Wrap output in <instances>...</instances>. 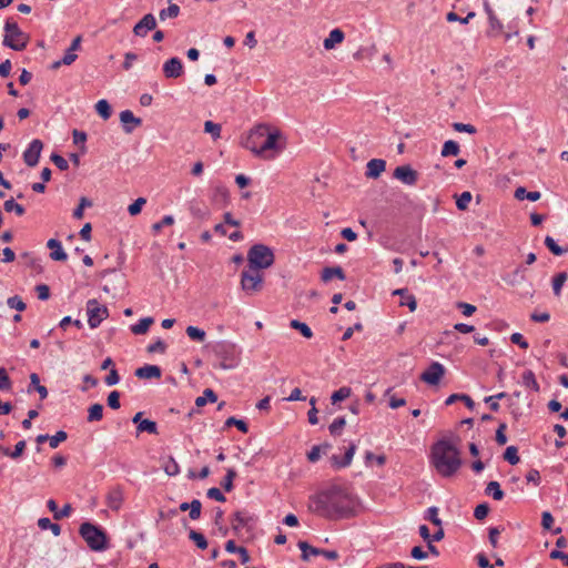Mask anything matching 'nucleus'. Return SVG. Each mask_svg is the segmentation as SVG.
<instances>
[{"instance_id": "obj_1", "label": "nucleus", "mask_w": 568, "mask_h": 568, "mask_svg": "<svg viewBox=\"0 0 568 568\" xmlns=\"http://www.w3.org/2000/svg\"><path fill=\"white\" fill-rule=\"evenodd\" d=\"M357 499L346 489L333 486L313 498L312 510L326 518H348L356 514Z\"/></svg>"}, {"instance_id": "obj_2", "label": "nucleus", "mask_w": 568, "mask_h": 568, "mask_svg": "<svg viewBox=\"0 0 568 568\" xmlns=\"http://www.w3.org/2000/svg\"><path fill=\"white\" fill-rule=\"evenodd\" d=\"M282 133L277 129H271L270 125L261 123L250 130L242 145L257 156L274 158L284 149L280 143Z\"/></svg>"}, {"instance_id": "obj_3", "label": "nucleus", "mask_w": 568, "mask_h": 568, "mask_svg": "<svg viewBox=\"0 0 568 568\" xmlns=\"http://www.w3.org/2000/svg\"><path fill=\"white\" fill-rule=\"evenodd\" d=\"M430 463L443 477L454 476L463 464L459 449L449 439H439L432 446Z\"/></svg>"}, {"instance_id": "obj_4", "label": "nucleus", "mask_w": 568, "mask_h": 568, "mask_svg": "<svg viewBox=\"0 0 568 568\" xmlns=\"http://www.w3.org/2000/svg\"><path fill=\"white\" fill-rule=\"evenodd\" d=\"M212 352L220 359L221 369L235 368L240 363V351L232 342L220 341L212 346Z\"/></svg>"}, {"instance_id": "obj_5", "label": "nucleus", "mask_w": 568, "mask_h": 568, "mask_svg": "<svg viewBox=\"0 0 568 568\" xmlns=\"http://www.w3.org/2000/svg\"><path fill=\"white\" fill-rule=\"evenodd\" d=\"M275 256L271 247L264 244H254L247 251V262L250 268L257 271L268 268L274 264Z\"/></svg>"}, {"instance_id": "obj_6", "label": "nucleus", "mask_w": 568, "mask_h": 568, "mask_svg": "<svg viewBox=\"0 0 568 568\" xmlns=\"http://www.w3.org/2000/svg\"><path fill=\"white\" fill-rule=\"evenodd\" d=\"M80 536L85 540L88 547L94 551H102L106 549L108 538L105 532L99 526L89 521L81 524L79 528Z\"/></svg>"}, {"instance_id": "obj_7", "label": "nucleus", "mask_w": 568, "mask_h": 568, "mask_svg": "<svg viewBox=\"0 0 568 568\" xmlns=\"http://www.w3.org/2000/svg\"><path fill=\"white\" fill-rule=\"evenodd\" d=\"M6 34L3 37V45L14 50L22 51L27 48L29 42V36L24 33L18 26L17 22L10 19L4 23Z\"/></svg>"}, {"instance_id": "obj_8", "label": "nucleus", "mask_w": 568, "mask_h": 568, "mask_svg": "<svg viewBox=\"0 0 568 568\" xmlns=\"http://www.w3.org/2000/svg\"><path fill=\"white\" fill-rule=\"evenodd\" d=\"M88 323L91 328H97L104 318L109 316L106 306L100 305L97 300H89L87 303Z\"/></svg>"}, {"instance_id": "obj_9", "label": "nucleus", "mask_w": 568, "mask_h": 568, "mask_svg": "<svg viewBox=\"0 0 568 568\" xmlns=\"http://www.w3.org/2000/svg\"><path fill=\"white\" fill-rule=\"evenodd\" d=\"M242 288L247 292H258L263 286V275L255 268L244 270L241 275Z\"/></svg>"}, {"instance_id": "obj_10", "label": "nucleus", "mask_w": 568, "mask_h": 568, "mask_svg": "<svg viewBox=\"0 0 568 568\" xmlns=\"http://www.w3.org/2000/svg\"><path fill=\"white\" fill-rule=\"evenodd\" d=\"M445 375V367L438 362H433L426 371L420 375V379L432 386L439 384L440 379Z\"/></svg>"}, {"instance_id": "obj_11", "label": "nucleus", "mask_w": 568, "mask_h": 568, "mask_svg": "<svg viewBox=\"0 0 568 568\" xmlns=\"http://www.w3.org/2000/svg\"><path fill=\"white\" fill-rule=\"evenodd\" d=\"M42 149H43V143L41 140H39V139L32 140L30 142L29 146L27 148V150L23 152L22 156H23L24 163L30 168L36 166L39 162Z\"/></svg>"}, {"instance_id": "obj_12", "label": "nucleus", "mask_w": 568, "mask_h": 568, "mask_svg": "<svg viewBox=\"0 0 568 568\" xmlns=\"http://www.w3.org/2000/svg\"><path fill=\"white\" fill-rule=\"evenodd\" d=\"M393 176L406 185H415L418 181V172L408 164L397 166Z\"/></svg>"}, {"instance_id": "obj_13", "label": "nucleus", "mask_w": 568, "mask_h": 568, "mask_svg": "<svg viewBox=\"0 0 568 568\" xmlns=\"http://www.w3.org/2000/svg\"><path fill=\"white\" fill-rule=\"evenodd\" d=\"M253 521L254 518L247 510H237L233 514L232 529L239 535L242 528H248Z\"/></svg>"}, {"instance_id": "obj_14", "label": "nucleus", "mask_w": 568, "mask_h": 568, "mask_svg": "<svg viewBox=\"0 0 568 568\" xmlns=\"http://www.w3.org/2000/svg\"><path fill=\"white\" fill-rule=\"evenodd\" d=\"M156 28V20L152 13L145 14L134 27L133 33L136 37H145L149 31Z\"/></svg>"}, {"instance_id": "obj_15", "label": "nucleus", "mask_w": 568, "mask_h": 568, "mask_svg": "<svg viewBox=\"0 0 568 568\" xmlns=\"http://www.w3.org/2000/svg\"><path fill=\"white\" fill-rule=\"evenodd\" d=\"M163 73L168 79H176L181 77L183 73L182 61L176 57L169 59L163 64Z\"/></svg>"}, {"instance_id": "obj_16", "label": "nucleus", "mask_w": 568, "mask_h": 568, "mask_svg": "<svg viewBox=\"0 0 568 568\" xmlns=\"http://www.w3.org/2000/svg\"><path fill=\"white\" fill-rule=\"evenodd\" d=\"M385 160L372 159L367 162L365 175L369 179H377L385 171Z\"/></svg>"}, {"instance_id": "obj_17", "label": "nucleus", "mask_w": 568, "mask_h": 568, "mask_svg": "<svg viewBox=\"0 0 568 568\" xmlns=\"http://www.w3.org/2000/svg\"><path fill=\"white\" fill-rule=\"evenodd\" d=\"M134 374L138 378L151 379V378H160L162 375V371L156 365L146 364L142 367H139Z\"/></svg>"}, {"instance_id": "obj_18", "label": "nucleus", "mask_w": 568, "mask_h": 568, "mask_svg": "<svg viewBox=\"0 0 568 568\" xmlns=\"http://www.w3.org/2000/svg\"><path fill=\"white\" fill-rule=\"evenodd\" d=\"M120 121L123 123V130L125 133H131L133 131V126H130L129 124L139 126L142 123V120L134 116L130 110H124L120 113Z\"/></svg>"}, {"instance_id": "obj_19", "label": "nucleus", "mask_w": 568, "mask_h": 568, "mask_svg": "<svg viewBox=\"0 0 568 568\" xmlns=\"http://www.w3.org/2000/svg\"><path fill=\"white\" fill-rule=\"evenodd\" d=\"M47 246L52 250L50 257L53 261H65L68 258L67 253L63 251L61 242L55 239H50Z\"/></svg>"}, {"instance_id": "obj_20", "label": "nucleus", "mask_w": 568, "mask_h": 568, "mask_svg": "<svg viewBox=\"0 0 568 568\" xmlns=\"http://www.w3.org/2000/svg\"><path fill=\"white\" fill-rule=\"evenodd\" d=\"M356 452V445L352 443L349 447L346 449L343 459H339L337 456L332 457V463L336 468H344L351 465L354 454Z\"/></svg>"}, {"instance_id": "obj_21", "label": "nucleus", "mask_w": 568, "mask_h": 568, "mask_svg": "<svg viewBox=\"0 0 568 568\" xmlns=\"http://www.w3.org/2000/svg\"><path fill=\"white\" fill-rule=\"evenodd\" d=\"M345 34L341 29H333L328 37L324 39L323 45L326 50H332L336 44H339L344 41Z\"/></svg>"}, {"instance_id": "obj_22", "label": "nucleus", "mask_w": 568, "mask_h": 568, "mask_svg": "<svg viewBox=\"0 0 568 568\" xmlns=\"http://www.w3.org/2000/svg\"><path fill=\"white\" fill-rule=\"evenodd\" d=\"M333 277H337L341 281H344L346 278L345 273L341 266H334V267H324L321 274V280L323 282H328Z\"/></svg>"}, {"instance_id": "obj_23", "label": "nucleus", "mask_w": 568, "mask_h": 568, "mask_svg": "<svg viewBox=\"0 0 568 568\" xmlns=\"http://www.w3.org/2000/svg\"><path fill=\"white\" fill-rule=\"evenodd\" d=\"M108 506L112 510H119L123 503V493L120 488L112 489L106 497Z\"/></svg>"}, {"instance_id": "obj_24", "label": "nucleus", "mask_w": 568, "mask_h": 568, "mask_svg": "<svg viewBox=\"0 0 568 568\" xmlns=\"http://www.w3.org/2000/svg\"><path fill=\"white\" fill-rule=\"evenodd\" d=\"M394 295L402 296L400 305H405L409 308L410 312H414L417 307V302L414 295L407 294V290L398 288L394 291Z\"/></svg>"}, {"instance_id": "obj_25", "label": "nucleus", "mask_w": 568, "mask_h": 568, "mask_svg": "<svg viewBox=\"0 0 568 568\" xmlns=\"http://www.w3.org/2000/svg\"><path fill=\"white\" fill-rule=\"evenodd\" d=\"M567 280L568 274L566 272H560L552 277L551 284L555 296L560 297L562 286L565 285Z\"/></svg>"}, {"instance_id": "obj_26", "label": "nucleus", "mask_w": 568, "mask_h": 568, "mask_svg": "<svg viewBox=\"0 0 568 568\" xmlns=\"http://www.w3.org/2000/svg\"><path fill=\"white\" fill-rule=\"evenodd\" d=\"M541 194L538 191L528 192L524 186H519L515 190V197L519 201L529 200L531 202H536L540 199Z\"/></svg>"}, {"instance_id": "obj_27", "label": "nucleus", "mask_w": 568, "mask_h": 568, "mask_svg": "<svg viewBox=\"0 0 568 568\" xmlns=\"http://www.w3.org/2000/svg\"><path fill=\"white\" fill-rule=\"evenodd\" d=\"M153 322V317L141 318L139 323L131 326V332L135 335H143L149 331Z\"/></svg>"}, {"instance_id": "obj_28", "label": "nucleus", "mask_w": 568, "mask_h": 568, "mask_svg": "<svg viewBox=\"0 0 568 568\" xmlns=\"http://www.w3.org/2000/svg\"><path fill=\"white\" fill-rule=\"evenodd\" d=\"M523 385L534 392H539V384L532 371L527 369L523 373Z\"/></svg>"}, {"instance_id": "obj_29", "label": "nucleus", "mask_w": 568, "mask_h": 568, "mask_svg": "<svg viewBox=\"0 0 568 568\" xmlns=\"http://www.w3.org/2000/svg\"><path fill=\"white\" fill-rule=\"evenodd\" d=\"M457 400L464 402L469 409H473L475 407V402L471 399L470 396L466 394H452L450 396L447 397L445 404L452 405Z\"/></svg>"}, {"instance_id": "obj_30", "label": "nucleus", "mask_w": 568, "mask_h": 568, "mask_svg": "<svg viewBox=\"0 0 568 568\" xmlns=\"http://www.w3.org/2000/svg\"><path fill=\"white\" fill-rule=\"evenodd\" d=\"M26 440H20L16 444L14 449L10 450L8 447L1 448L3 455L9 456L12 459H17L22 456L26 449Z\"/></svg>"}, {"instance_id": "obj_31", "label": "nucleus", "mask_w": 568, "mask_h": 568, "mask_svg": "<svg viewBox=\"0 0 568 568\" xmlns=\"http://www.w3.org/2000/svg\"><path fill=\"white\" fill-rule=\"evenodd\" d=\"M485 493L495 500H501L504 498V491L498 481H489L485 488Z\"/></svg>"}, {"instance_id": "obj_32", "label": "nucleus", "mask_w": 568, "mask_h": 568, "mask_svg": "<svg viewBox=\"0 0 568 568\" xmlns=\"http://www.w3.org/2000/svg\"><path fill=\"white\" fill-rule=\"evenodd\" d=\"M217 400V396L216 394L214 393L213 389L211 388H205L203 394L201 396H199L196 399H195V405L197 407H202L204 406L207 402L210 403H215Z\"/></svg>"}, {"instance_id": "obj_33", "label": "nucleus", "mask_w": 568, "mask_h": 568, "mask_svg": "<svg viewBox=\"0 0 568 568\" xmlns=\"http://www.w3.org/2000/svg\"><path fill=\"white\" fill-rule=\"evenodd\" d=\"M544 243H545L546 247L556 256H560L568 252V246L567 247L559 246L556 243V241L549 235L545 237Z\"/></svg>"}, {"instance_id": "obj_34", "label": "nucleus", "mask_w": 568, "mask_h": 568, "mask_svg": "<svg viewBox=\"0 0 568 568\" xmlns=\"http://www.w3.org/2000/svg\"><path fill=\"white\" fill-rule=\"evenodd\" d=\"M38 526L42 530L50 529L55 537L61 534V527L58 524H53L48 517L40 518Z\"/></svg>"}, {"instance_id": "obj_35", "label": "nucleus", "mask_w": 568, "mask_h": 568, "mask_svg": "<svg viewBox=\"0 0 568 568\" xmlns=\"http://www.w3.org/2000/svg\"><path fill=\"white\" fill-rule=\"evenodd\" d=\"M163 470L169 476H176L180 473V466L172 456H169L163 463Z\"/></svg>"}, {"instance_id": "obj_36", "label": "nucleus", "mask_w": 568, "mask_h": 568, "mask_svg": "<svg viewBox=\"0 0 568 568\" xmlns=\"http://www.w3.org/2000/svg\"><path fill=\"white\" fill-rule=\"evenodd\" d=\"M88 422H98L101 420L103 417V405L101 404H93L88 409Z\"/></svg>"}, {"instance_id": "obj_37", "label": "nucleus", "mask_w": 568, "mask_h": 568, "mask_svg": "<svg viewBox=\"0 0 568 568\" xmlns=\"http://www.w3.org/2000/svg\"><path fill=\"white\" fill-rule=\"evenodd\" d=\"M95 110L103 120H108L112 114L111 105L104 99L97 102Z\"/></svg>"}, {"instance_id": "obj_38", "label": "nucleus", "mask_w": 568, "mask_h": 568, "mask_svg": "<svg viewBox=\"0 0 568 568\" xmlns=\"http://www.w3.org/2000/svg\"><path fill=\"white\" fill-rule=\"evenodd\" d=\"M460 149L457 142L453 140H448L444 143L442 149V156H456L458 155Z\"/></svg>"}, {"instance_id": "obj_39", "label": "nucleus", "mask_w": 568, "mask_h": 568, "mask_svg": "<svg viewBox=\"0 0 568 568\" xmlns=\"http://www.w3.org/2000/svg\"><path fill=\"white\" fill-rule=\"evenodd\" d=\"M290 326L298 331L305 338H311L313 336V332L310 326L298 320H292Z\"/></svg>"}, {"instance_id": "obj_40", "label": "nucleus", "mask_w": 568, "mask_h": 568, "mask_svg": "<svg viewBox=\"0 0 568 568\" xmlns=\"http://www.w3.org/2000/svg\"><path fill=\"white\" fill-rule=\"evenodd\" d=\"M189 538L195 542L197 548L202 550L207 548V540L202 532H199L194 529H190Z\"/></svg>"}, {"instance_id": "obj_41", "label": "nucleus", "mask_w": 568, "mask_h": 568, "mask_svg": "<svg viewBox=\"0 0 568 568\" xmlns=\"http://www.w3.org/2000/svg\"><path fill=\"white\" fill-rule=\"evenodd\" d=\"M136 430H138V433L146 432L149 434L156 435L158 434V425L153 420L143 419L139 423Z\"/></svg>"}, {"instance_id": "obj_42", "label": "nucleus", "mask_w": 568, "mask_h": 568, "mask_svg": "<svg viewBox=\"0 0 568 568\" xmlns=\"http://www.w3.org/2000/svg\"><path fill=\"white\" fill-rule=\"evenodd\" d=\"M237 476V473L235 471L234 468H229L226 470V475L224 476V478L222 479L221 481V486L223 487V489L225 491H231L233 489V480L236 478Z\"/></svg>"}, {"instance_id": "obj_43", "label": "nucleus", "mask_w": 568, "mask_h": 568, "mask_svg": "<svg viewBox=\"0 0 568 568\" xmlns=\"http://www.w3.org/2000/svg\"><path fill=\"white\" fill-rule=\"evenodd\" d=\"M3 209L6 212H14L17 215L21 216L24 214V207L17 203L13 199H9L3 203Z\"/></svg>"}, {"instance_id": "obj_44", "label": "nucleus", "mask_w": 568, "mask_h": 568, "mask_svg": "<svg viewBox=\"0 0 568 568\" xmlns=\"http://www.w3.org/2000/svg\"><path fill=\"white\" fill-rule=\"evenodd\" d=\"M352 389L349 387L343 386L339 389L335 390L332 396L331 400L332 404H336L338 402H342L351 396Z\"/></svg>"}, {"instance_id": "obj_45", "label": "nucleus", "mask_w": 568, "mask_h": 568, "mask_svg": "<svg viewBox=\"0 0 568 568\" xmlns=\"http://www.w3.org/2000/svg\"><path fill=\"white\" fill-rule=\"evenodd\" d=\"M504 459L507 460L510 465H517L520 462L517 447H507L504 453Z\"/></svg>"}, {"instance_id": "obj_46", "label": "nucleus", "mask_w": 568, "mask_h": 568, "mask_svg": "<svg viewBox=\"0 0 568 568\" xmlns=\"http://www.w3.org/2000/svg\"><path fill=\"white\" fill-rule=\"evenodd\" d=\"M180 13V7L175 3H171L166 9H162L159 13L160 19L163 21L168 18H176Z\"/></svg>"}, {"instance_id": "obj_47", "label": "nucleus", "mask_w": 568, "mask_h": 568, "mask_svg": "<svg viewBox=\"0 0 568 568\" xmlns=\"http://www.w3.org/2000/svg\"><path fill=\"white\" fill-rule=\"evenodd\" d=\"M90 206H92V201L89 200L85 196H82L80 199L79 205L73 211V217L77 219V220L82 219L83 217L84 209L85 207H90Z\"/></svg>"}, {"instance_id": "obj_48", "label": "nucleus", "mask_w": 568, "mask_h": 568, "mask_svg": "<svg viewBox=\"0 0 568 568\" xmlns=\"http://www.w3.org/2000/svg\"><path fill=\"white\" fill-rule=\"evenodd\" d=\"M186 334L191 339L197 342H203L206 336L205 332L196 326H187Z\"/></svg>"}, {"instance_id": "obj_49", "label": "nucleus", "mask_w": 568, "mask_h": 568, "mask_svg": "<svg viewBox=\"0 0 568 568\" xmlns=\"http://www.w3.org/2000/svg\"><path fill=\"white\" fill-rule=\"evenodd\" d=\"M346 425V419L345 417H337L329 426H328V430L331 433V435L333 436H338L342 432V429L345 427Z\"/></svg>"}, {"instance_id": "obj_50", "label": "nucleus", "mask_w": 568, "mask_h": 568, "mask_svg": "<svg viewBox=\"0 0 568 568\" xmlns=\"http://www.w3.org/2000/svg\"><path fill=\"white\" fill-rule=\"evenodd\" d=\"M476 16L474 11H470L465 18H460L456 12H448L446 16L447 21L449 22H460L463 24H467L470 19H473Z\"/></svg>"}, {"instance_id": "obj_51", "label": "nucleus", "mask_w": 568, "mask_h": 568, "mask_svg": "<svg viewBox=\"0 0 568 568\" xmlns=\"http://www.w3.org/2000/svg\"><path fill=\"white\" fill-rule=\"evenodd\" d=\"M425 519L429 520L433 525L440 527L442 520L438 517V508L435 506H432L427 509L425 514Z\"/></svg>"}, {"instance_id": "obj_52", "label": "nucleus", "mask_w": 568, "mask_h": 568, "mask_svg": "<svg viewBox=\"0 0 568 568\" xmlns=\"http://www.w3.org/2000/svg\"><path fill=\"white\" fill-rule=\"evenodd\" d=\"M7 305L10 307V308H13V310H17L19 312H22L26 310L27 305L26 303L22 301V298L18 295H14V296H11L7 300Z\"/></svg>"}, {"instance_id": "obj_53", "label": "nucleus", "mask_w": 568, "mask_h": 568, "mask_svg": "<svg viewBox=\"0 0 568 568\" xmlns=\"http://www.w3.org/2000/svg\"><path fill=\"white\" fill-rule=\"evenodd\" d=\"M471 201V193L468 191L463 192L456 200V206L460 211H465Z\"/></svg>"}, {"instance_id": "obj_54", "label": "nucleus", "mask_w": 568, "mask_h": 568, "mask_svg": "<svg viewBox=\"0 0 568 568\" xmlns=\"http://www.w3.org/2000/svg\"><path fill=\"white\" fill-rule=\"evenodd\" d=\"M204 131L210 133L214 140L219 139L221 135V125L214 123L212 121H206L204 123Z\"/></svg>"}, {"instance_id": "obj_55", "label": "nucleus", "mask_w": 568, "mask_h": 568, "mask_svg": "<svg viewBox=\"0 0 568 568\" xmlns=\"http://www.w3.org/2000/svg\"><path fill=\"white\" fill-rule=\"evenodd\" d=\"M168 345L161 338H158L154 343L150 344L146 348L148 353H160L164 354L166 352Z\"/></svg>"}, {"instance_id": "obj_56", "label": "nucleus", "mask_w": 568, "mask_h": 568, "mask_svg": "<svg viewBox=\"0 0 568 568\" xmlns=\"http://www.w3.org/2000/svg\"><path fill=\"white\" fill-rule=\"evenodd\" d=\"M201 508H202V504L199 499H193L191 503H190V513H189V517L192 519V520H196L200 518L201 516Z\"/></svg>"}, {"instance_id": "obj_57", "label": "nucleus", "mask_w": 568, "mask_h": 568, "mask_svg": "<svg viewBox=\"0 0 568 568\" xmlns=\"http://www.w3.org/2000/svg\"><path fill=\"white\" fill-rule=\"evenodd\" d=\"M67 438L68 434L64 430H59L53 436H49V445L51 448H57Z\"/></svg>"}, {"instance_id": "obj_58", "label": "nucleus", "mask_w": 568, "mask_h": 568, "mask_svg": "<svg viewBox=\"0 0 568 568\" xmlns=\"http://www.w3.org/2000/svg\"><path fill=\"white\" fill-rule=\"evenodd\" d=\"M12 388V382L6 371V368L0 367V390H10Z\"/></svg>"}, {"instance_id": "obj_59", "label": "nucleus", "mask_w": 568, "mask_h": 568, "mask_svg": "<svg viewBox=\"0 0 568 568\" xmlns=\"http://www.w3.org/2000/svg\"><path fill=\"white\" fill-rule=\"evenodd\" d=\"M225 426H236L237 429L244 434L248 432L247 424L244 420L237 419L235 417H229L225 422Z\"/></svg>"}, {"instance_id": "obj_60", "label": "nucleus", "mask_w": 568, "mask_h": 568, "mask_svg": "<svg viewBox=\"0 0 568 568\" xmlns=\"http://www.w3.org/2000/svg\"><path fill=\"white\" fill-rule=\"evenodd\" d=\"M313 556H323L328 560H336L338 559L339 555L336 550H328V549H312Z\"/></svg>"}, {"instance_id": "obj_61", "label": "nucleus", "mask_w": 568, "mask_h": 568, "mask_svg": "<svg viewBox=\"0 0 568 568\" xmlns=\"http://www.w3.org/2000/svg\"><path fill=\"white\" fill-rule=\"evenodd\" d=\"M72 136H73V143L80 144L81 151H82V153H84L85 152L87 133L83 131L73 130Z\"/></svg>"}, {"instance_id": "obj_62", "label": "nucleus", "mask_w": 568, "mask_h": 568, "mask_svg": "<svg viewBox=\"0 0 568 568\" xmlns=\"http://www.w3.org/2000/svg\"><path fill=\"white\" fill-rule=\"evenodd\" d=\"M145 203H146V200L144 197H138L132 204L129 205L128 212L132 216L138 215L141 212L142 206Z\"/></svg>"}, {"instance_id": "obj_63", "label": "nucleus", "mask_w": 568, "mask_h": 568, "mask_svg": "<svg viewBox=\"0 0 568 568\" xmlns=\"http://www.w3.org/2000/svg\"><path fill=\"white\" fill-rule=\"evenodd\" d=\"M489 513V506L487 503L479 504L475 507L474 517L478 520H483Z\"/></svg>"}, {"instance_id": "obj_64", "label": "nucleus", "mask_w": 568, "mask_h": 568, "mask_svg": "<svg viewBox=\"0 0 568 568\" xmlns=\"http://www.w3.org/2000/svg\"><path fill=\"white\" fill-rule=\"evenodd\" d=\"M50 159L59 170L65 171L69 169V163L62 155L58 153H52Z\"/></svg>"}]
</instances>
